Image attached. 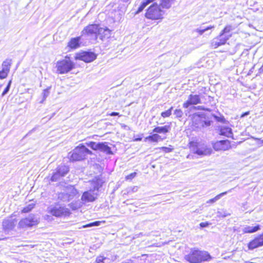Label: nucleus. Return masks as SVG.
Instances as JSON below:
<instances>
[{
    "label": "nucleus",
    "mask_w": 263,
    "mask_h": 263,
    "mask_svg": "<svg viewBox=\"0 0 263 263\" xmlns=\"http://www.w3.org/2000/svg\"><path fill=\"white\" fill-rule=\"evenodd\" d=\"M170 125H165L164 126H157L153 129V132L159 134H166L171 130Z\"/></svg>",
    "instance_id": "19"
},
{
    "label": "nucleus",
    "mask_w": 263,
    "mask_h": 263,
    "mask_svg": "<svg viewBox=\"0 0 263 263\" xmlns=\"http://www.w3.org/2000/svg\"><path fill=\"white\" fill-rule=\"evenodd\" d=\"M39 222L38 217L35 215L31 214L20 221L18 227L20 229H25L36 226Z\"/></svg>",
    "instance_id": "7"
},
{
    "label": "nucleus",
    "mask_w": 263,
    "mask_h": 263,
    "mask_svg": "<svg viewBox=\"0 0 263 263\" xmlns=\"http://www.w3.org/2000/svg\"><path fill=\"white\" fill-rule=\"evenodd\" d=\"M190 147L194 154L199 156L210 155L211 149L203 143L191 142L190 143Z\"/></svg>",
    "instance_id": "6"
},
{
    "label": "nucleus",
    "mask_w": 263,
    "mask_h": 263,
    "mask_svg": "<svg viewBox=\"0 0 263 263\" xmlns=\"http://www.w3.org/2000/svg\"><path fill=\"white\" fill-rule=\"evenodd\" d=\"M50 89V87H48L46 89H45L43 90V99L41 102V103H42L46 99V98L49 96V93H50V91H49Z\"/></svg>",
    "instance_id": "40"
},
{
    "label": "nucleus",
    "mask_w": 263,
    "mask_h": 263,
    "mask_svg": "<svg viewBox=\"0 0 263 263\" xmlns=\"http://www.w3.org/2000/svg\"><path fill=\"white\" fill-rule=\"evenodd\" d=\"M69 171V167L64 164L59 165L54 170L51 177L50 180L52 182L59 181L64 177Z\"/></svg>",
    "instance_id": "8"
},
{
    "label": "nucleus",
    "mask_w": 263,
    "mask_h": 263,
    "mask_svg": "<svg viewBox=\"0 0 263 263\" xmlns=\"http://www.w3.org/2000/svg\"><path fill=\"white\" fill-rule=\"evenodd\" d=\"M110 116H119L120 115H119V113L118 112H112L110 114Z\"/></svg>",
    "instance_id": "47"
},
{
    "label": "nucleus",
    "mask_w": 263,
    "mask_h": 263,
    "mask_svg": "<svg viewBox=\"0 0 263 263\" xmlns=\"http://www.w3.org/2000/svg\"><path fill=\"white\" fill-rule=\"evenodd\" d=\"M80 36L72 38L68 43V46L72 49H76L78 48L80 46Z\"/></svg>",
    "instance_id": "21"
},
{
    "label": "nucleus",
    "mask_w": 263,
    "mask_h": 263,
    "mask_svg": "<svg viewBox=\"0 0 263 263\" xmlns=\"http://www.w3.org/2000/svg\"><path fill=\"white\" fill-rule=\"evenodd\" d=\"M161 136L157 134H154L146 137L145 140L151 142H157L159 140H161Z\"/></svg>",
    "instance_id": "29"
},
{
    "label": "nucleus",
    "mask_w": 263,
    "mask_h": 263,
    "mask_svg": "<svg viewBox=\"0 0 263 263\" xmlns=\"http://www.w3.org/2000/svg\"><path fill=\"white\" fill-rule=\"evenodd\" d=\"M231 36V34H224L220 32V34L216 37L214 38L211 42V46L216 48L220 46L226 44L227 41Z\"/></svg>",
    "instance_id": "10"
},
{
    "label": "nucleus",
    "mask_w": 263,
    "mask_h": 263,
    "mask_svg": "<svg viewBox=\"0 0 263 263\" xmlns=\"http://www.w3.org/2000/svg\"><path fill=\"white\" fill-rule=\"evenodd\" d=\"M173 109V107L172 106L171 108H170L168 110L163 111L161 114V116L163 118H166L170 117L172 114V111Z\"/></svg>",
    "instance_id": "35"
},
{
    "label": "nucleus",
    "mask_w": 263,
    "mask_h": 263,
    "mask_svg": "<svg viewBox=\"0 0 263 263\" xmlns=\"http://www.w3.org/2000/svg\"><path fill=\"white\" fill-rule=\"evenodd\" d=\"M137 186H134L132 189V192H136L137 191Z\"/></svg>",
    "instance_id": "50"
},
{
    "label": "nucleus",
    "mask_w": 263,
    "mask_h": 263,
    "mask_svg": "<svg viewBox=\"0 0 263 263\" xmlns=\"http://www.w3.org/2000/svg\"><path fill=\"white\" fill-rule=\"evenodd\" d=\"M260 69H262V70H263V65H262V66L261 67V68H260Z\"/></svg>",
    "instance_id": "56"
},
{
    "label": "nucleus",
    "mask_w": 263,
    "mask_h": 263,
    "mask_svg": "<svg viewBox=\"0 0 263 263\" xmlns=\"http://www.w3.org/2000/svg\"><path fill=\"white\" fill-rule=\"evenodd\" d=\"M231 213L229 212L227 210L224 209H220L217 212V217L224 218L227 216H230Z\"/></svg>",
    "instance_id": "30"
},
{
    "label": "nucleus",
    "mask_w": 263,
    "mask_h": 263,
    "mask_svg": "<svg viewBox=\"0 0 263 263\" xmlns=\"http://www.w3.org/2000/svg\"><path fill=\"white\" fill-rule=\"evenodd\" d=\"M151 3V0H145L143 1L141 5L139 7L137 11L135 12L136 14H137L141 12H142L143 9L148 5Z\"/></svg>",
    "instance_id": "32"
},
{
    "label": "nucleus",
    "mask_w": 263,
    "mask_h": 263,
    "mask_svg": "<svg viewBox=\"0 0 263 263\" xmlns=\"http://www.w3.org/2000/svg\"><path fill=\"white\" fill-rule=\"evenodd\" d=\"M177 57L176 54L175 53H168L161 55L159 58L164 60L168 64V66H171L175 63ZM176 62L178 61H176Z\"/></svg>",
    "instance_id": "18"
},
{
    "label": "nucleus",
    "mask_w": 263,
    "mask_h": 263,
    "mask_svg": "<svg viewBox=\"0 0 263 263\" xmlns=\"http://www.w3.org/2000/svg\"><path fill=\"white\" fill-rule=\"evenodd\" d=\"M249 114V112H245L244 113H243L241 115V118H243L245 116H248V115Z\"/></svg>",
    "instance_id": "48"
},
{
    "label": "nucleus",
    "mask_w": 263,
    "mask_h": 263,
    "mask_svg": "<svg viewBox=\"0 0 263 263\" xmlns=\"http://www.w3.org/2000/svg\"><path fill=\"white\" fill-rule=\"evenodd\" d=\"M104 31H109V30L108 29H107L106 30H104Z\"/></svg>",
    "instance_id": "52"
},
{
    "label": "nucleus",
    "mask_w": 263,
    "mask_h": 263,
    "mask_svg": "<svg viewBox=\"0 0 263 263\" xmlns=\"http://www.w3.org/2000/svg\"><path fill=\"white\" fill-rule=\"evenodd\" d=\"M102 29L99 28V26L96 24L89 25L86 27L82 32L83 35L87 34V35H95L96 39L97 38V34L101 33Z\"/></svg>",
    "instance_id": "13"
},
{
    "label": "nucleus",
    "mask_w": 263,
    "mask_h": 263,
    "mask_svg": "<svg viewBox=\"0 0 263 263\" xmlns=\"http://www.w3.org/2000/svg\"><path fill=\"white\" fill-rule=\"evenodd\" d=\"M8 71H6L4 69H2L1 71H0V79H3L7 77L8 75Z\"/></svg>",
    "instance_id": "43"
},
{
    "label": "nucleus",
    "mask_w": 263,
    "mask_h": 263,
    "mask_svg": "<svg viewBox=\"0 0 263 263\" xmlns=\"http://www.w3.org/2000/svg\"><path fill=\"white\" fill-rule=\"evenodd\" d=\"M232 30V26H227L222 31L221 33H223L224 34H231L230 32Z\"/></svg>",
    "instance_id": "41"
},
{
    "label": "nucleus",
    "mask_w": 263,
    "mask_h": 263,
    "mask_svg": "<svg viewBox=\"0 0 263 263\" xmlns=\"http://www.w3.org/2000/svg\"><path fill=\"white\" fill-rule=\"evenodd\" d=\"M101 223V221H96L95 222H90L88 224H87L86 225H84L83 226V228H88V227H96L99 226L100 225V223Z\"/></svg>",
    "instance_id": "38"
},
{
    "label": "nucleus",
    "mask_w": 263,
    "mask_h": 263,
    "mask_svg": "<svg viewBox=\"0 0 263 263\" xmlns=\"http://www.w3.org/2000/svg\"><path fill=\"white\" fill-rule=\"evenodd\" d=\"M11 64H12V60L11 59H6L5 61H4L3 62V64H2L3 68L2 69H4V70H5L6 71L9 72L10 70V68Z\"/></svg>",
    "instance_id": "28"
},
{
    "label": "nucleus",
    "mask_w": 263,
    "mask_h": 263,
    "mask_svg": "<svg viewBox=\"0 0 263 263\" xmlns=\"http://www.w3.org/2000/svg\"><path fill=\"white\" fill-rule=\"evenodd\" d=\"M58 199L63 202H68L71 200L66 191L59 193L58 195Z\"/></svg>",
    "instance_id": "31"
},
{
    "label": "nucleus",
    "mask_w": 263,
    "mask_h": 263,
    "mask_svg": "<svg viewBox=\"0 0 263 263\" xmlns=\"http://www.w3.org/2000/svg\"><path fill=\"white\" fill-rule=\"evenodd\" d=\"M263 246V233L255 239L252 240L248 243V248L250 250H253L255 248Z\"/></svg>",
    "instance_id": "16"
},
{
    "label": "nucleus",
    "mask_w": 263,
    "mask_h": 263,
    "mask_svg": "<svg viewBox=\"0 0 263 263\" xmlns=\"http://www.w3.org/2000/svg\"><path fill=\"white\" fill-rule=\"evenodd\" d=\"M99 150L100 151L105 153L108 155L112 154L111 148L108 146L106 142H99Z\"/></svg>",
    "instance_id": "20"
},
{
    "label": "nucleus",
    "mask_w": 263,
    "mask_h": 263,
    "mask_svg": "<svg viewBox=\"0 0 263 263\" xmlns=\"http://www.w3.org/2000/svg\"><path fill=\"white\" fill-rule=\"evenodd\" d=\"M184 258L190 263H201L210 260L212 257L206 251L192 248L189 253L185 255Z\"/></svg>",
    "instance_id": "1"
},
{
    "label": "nucleus",
    "mask_w": 263,
    "mask_h": 263,
    "mask_svg": "<svg viewBox=\"0 0 263 263\" xmlns=\"http://www.w3.org/2000/svg\"><path fill=\"white\" fill-rule=\"evenodd\" d=\"M15 225L14 221L11 219L5 220L3 222V226L5 229L12 230Z\"/></svg>",
    "instance_id": "22"
},
{
    "label": "nucleus",
    "mask_w": 263,
    "mask_h": 263,
    "mask_svg": "<svg viewBox=\"0 0 263 263\" xmlns=\"http://www.w3.org/2000/svg\"><path fill=\"white\" fill-rule=\"evenodd\" d=\"M99 142L96 143L95 142H90L88 145L93 150H99Z\"/></svg>",
    "instance_id": "39"
},
{
    "label": "nucleus",
    "mask_w": 263,
    "mask_h": 263,
    "mask_svg": "<svg viewBox=\"0 0 263 263\" xmlns=\"http://www.w3.org/2000/svg\"><path fill=\"white\" fill-rule=\"evenodd\" d=\"M109 258L103 256H99L96 258V262L97 263H109Z\"/></svg>",
    "instance_id": "34"
},
{
    "label": "nucleus",
    "mask_w": 263,
    "mask_h": 263,
    "mask_svg": "<svg viewBox=\"0 0 263 263\" xmlns=\"http://www.w3.org/2000/svg\"><path fill=\"white\" fill-rule=\"evenodd\" d=\"M74 66V63L67 57H66L65 59L59 61L57 63V71L60 74L68 73L73 69Z\"/></svg>",
    "instance_id": "5"
},
{
    "label": "nucleus",
    "mask_w": 263,
    "mask_h": 263,
    "mask_svg": "<svg viewBox=\"0 0 263 263\" xmlns=\"http://www.w3.org/2000/svg\"><path fill=\"white\" fill-rule=\"evenodd\" d=\"M164 148L165 149V151L166 152H169L171 151V149L170 148H168V147H164Z\"/></svg>",
    "instance_id": "51"
},
{
    "label": "nucleus",
    "mask_w": 263,
    "mask_h": 263,
    "mask_svg": "<svg viewBox=\"0 0 263 263\" xmlns=\"http://www.w3.org/2000/svg\"><path fill=\"white\" fill-rule=\"evenodd\" d=\"M163 11L161 9L160 6L154 3L147 10L145 16L148 19L156 20L163 18Z\"/></svg>",
    "instance_id": "4"
},
{
    "label": "nucleus",
    "mask_w": 263,
    "mask_h": 263,
    "mask_svg": "<svg viewBox=\"0 0 263 263\" xmlns=\"http://www.w3.org/2000/svg\"><path fill=\"white\" fill-rule=\"evenodd\" d=\"M232 190H233V189H231L227 192H224L221 193L217 195L214 198L211 199L209 200L208 201H207L206 203H213L216 202L217 200L220 199L222 196L226 195L228 193L231 192Z\"/></svg>",
    "instance_id": "26"
},
{
    "label": "nucleus",
    "mask_w": 263,
    "mask_h": 263,
    "mask_svg": "<svg viewBox=\"0 0 263 263\" xmlns=\"http://www.w3.org/2000/svg\"><path fill=\"white\" fill-rule=\"evenodd\" d=\"M231 147L228 140H220L216 142L213 145V148L216 151H226Z\"/></svg>",
    "instance_id": "17"
},
{
    "label": "nucleus",
    "mask_w": 263,
    "mask_h": 263,
    "mask_svg": "<svg viewBox=\"0 0 263 263\" xmlns=\"http://www.w3.org/2000/svg\"><path fill=\"white\" fill-rule=\"evenodd\" d=\"M174 115L177 118H180L183 116V112L181 109H176L174 111Z\"/></svg>",
    "instance_id": "36"
},
{
    "label": "nucleus",
    "mask_w": 263,
    "mask_h": 263,
    "mask_svg": "<svg viewBox=\"0 0 263 263\" xmlns=\"http://www.w3.org/2000/svg\"><path fill=\"white\" fill-rule=\"evenodd\" d=\"M65 191L71 200L78 194L77 190L72 186L67 187Z\"/></svg>",
    "instance_id": "23"
},
{
    "label": "nucleus",
    "mask_w": 263,
    "mask_h": 263,
    "mask_svg": "<svg viewBox=\"0 0 263 263\" xmlns=\"http://www.w3.org/2000/svg\"><path fill=\"white\" fill-rule=\"evenodd\" d=\"M160 3L161 6L163 8L168 9L174 3L175 0H161Z\"/></svg>",
    "instance_id": "27"
},
{
    "label": "nucleus",
    "mask_w": 263,
    "mask_h": 263,
    "mask_svg": "<svg viewBox=\"0 0 263 263\" xmlns=\"http://www.w3.org/2000/svg\"><path fill=\"white\" fill-rule=\"evenodd\" d=\"M99 194L96 192L91 187L90 189L85 191L81 198V200L84 203H88V202H92L95 201L99 196Z\"/></svg>",
    "instance_id": "9"
},
{
    "label": "nucleus",
    "mask_w": 263,
    "mask_h": 263,
    "mask_svg": "<svg viewBox=\"0 0 263 263\" xmlns=\"http://www.w3.org/2000/svg\"><path fill=\"white\" fill-rule=\"evenodd\" d=\"M214 118L219 122H223L224 120H225L224 118L223 117H219L217 116L214 115L213 116Z\"/></svg>",
    "instance_id": "46"
},
{
    "label": "nucleus",
    "mask_w": 263,
    "mask_h": 263,
    "mask_svg": "<svg viewBox=\"0 0 263 263\" xmlns=\"http://www.w3.org/2000/svg\"><path fill=\"white\" fill-rule=\"evenodd\" d=\"M260 230V226L257 225L255 227L247 226L243 229L244 233H252L257 232Z\"/></svg>",
    "instance_id": "25"
},
{
    "label": "nucleus",
    "mask_w": 263,
    "mask_h": 263,
    "mask_svg": "<svg viewBox=\"0 0 263 263\" xmlns=\"http://www.w3.org/2000/svg\"><path fill=\"white\" fill-rule=\"evenodd\" d=\"M193 123L195 127L201 128L210 126L211 121L206 120L205 116L197 115L194 117Z\"/></svg>",
    "instance_id": "11"
},
{
    "label": "nucleus",
    "mask_w": 263,
    "mask_h": 263,
    "mask_svg": "<svg viewBox=\"0 0 263 263\" xmlns=\"http://www.w3.org/2000/svg\"><path fill=\"white\" fill-rule=\"evenodd\" d=\"M155 0H151V3L155 1Z\"/></svg>",
    "instance_id": "54"
},
{
    "label": "nucleus",
    "mask_w": 263,
    "mask_h": 263,
    "mask_svg": "<svg viewBox=\"0 0 263 263\" xmlns=\"http://www.w3.org/2000/svg\"><path fill=\"white\" fill-rule=\"evenodd\" d=\"M136 173L134 172V173H131L129 175H127L126 177V179L127 180H132V179H133L136 175Z\"/></svg>",
    "instance_id": "44"
},
{
    "label": "nucleus",
    "mask_w": 263,
    "mask_h": 263,
    "mask_svg": "<svg viewBox=\"0 0 263 263\" xmlns=\"http://www.w3.org/2000/svg\"><path fill=\"white\" fill-rule=\"evenodd\" d=\"M91 151L85 146L81 144L76 147L71 152L69 153L70 160L72 161H81L85 159L88 154H91Z\"/></svg>",
    "instance_id": "2"
},
{
    "label": "nucleus",
    "mask_w": 263,
    "mask_h": 263,
    "mask_svg": "<svg viewBox=\"0 0 263 263\" xmlns=\"http://www.w3.org/2000/svg\"><path fill=\"white\" fill-rule=\"evenodd\" d=\"M105 183V180L99 176L96 177L91 181L90 187L96 192L99 193L100 189L101 188Z\"/></svg>",
    "instance_id": "15"
},
{
    "label": "nucleus",
    "mask_w": 263,
    "mask_h": 263,
    "mask_svg": "<svg viewBox=\"0 0 263 263\" xmlns=\"http://www.w3.org/2000/svg\"><path fill=\"white\" fill-rule=\"evenodd\" d=\"M97 58V54L90 51H83L78 53L76 56V60H82L86 63H90Z\"/></svg>",
    "instance_id": "12"
},
{
    "label": "nucleus",
    "mask_w": 263,
    "mask_h": 263,
    "mask_svg": "<svg viewBox=\"0 0 263 263\" xmlns=\"http://www.w3.org/2000/svg\"><path fill=\"white\" fill-rule=\"evenodd\" d=\"M198 109L203 110H209V109L205 108L204 107H202V106H198Z\"/></svg>",
    "instance_id": "49"
},
{
    "label": "nucleus",
    "mask_w": 263,
    "mask_h": 263,
    "mask_svg": "<svg viewBox=\"0 0 263 263\" xmlns=\"http://www.w3.org/2000/svg\"><path fill=\"white\" fill-rule=\"evenodd\" d=\"M11 84V81L10 80L8 82L6 87L5 88V89L4 90L3 92L2 93V97H4L5 95H6L8 92V91H9L10 88Z\"/></svg>",
    "instance_id": "42"
},
{
    "label": "nucleus",
    "mask_w": 263,
    "mask_h": 263,
    "mask_svg": "<svg viewBox=\"0 0 263 263\" xmlns=\"http://www.w3.org/2000/svg\"><path fill=\"white\" fill-rule=\"evenodd\" d=\"M129 200H127L126 201H125L124 203H125L126 202H128Z\"/></svg>",
    "instance_id": "55"
},
{
    "label": "nucleus",
    "mask_w": 263,
    "mask_h": 263,
    "mask_svg": "<svg viewBox=\"0 0 263 263\" xmlns=\"http://www.w3.org/2000/svg\"><path fill=\"white\" fill-rule=\"evenodd\" d=\"M220 135L231 137L232 135V129L228 126L222 127L220 130Z\"/></svg>",
    "instance_id": "24"
},
{
    "label": "nucleus",
    "mask_w": 263,
    "mask_h": 263,
    "mask_svg": "<svg viewBox=\"0 0 263 263\" xmlns=\"http://www.w3.org/2000/svg\"><path fill=\"white\" fill-rule=\"evenodd\" d=\"M210 223L209 222H203L200 223V227L202 228L208 227Z\"/></svg>",
    "instance_id": "45"
},
{
    "label": "nucleus",
    "mask_w": 263,
    "mask_h": 263,
    "mask_svg": "<svg viewBox=\"0 0 263 263\" xmlns=\"http://www.w3.org/2000/svg\"><path fill=\"white\" fill-rule=\"evenodd\" d=\"M201 98L198 95H190L187 100L183 104V107L185 108H187L190 105H197L201 103Z\"/></svg>",
    "instance_id": "14"
},
{
    "label": "nucleus",
    "mask_w": 263,
    "mask_h": 263,
    "mask_svg": "<svg viewBox=\"0 0 263 263\" xmlns=\"http://www.w3.org/2000/svg\"><path fill=\"white\" fill-rule=\"evenodd\" d=\"M48 210L49 213L57 217L67 216L71 213L69 209L59 203L50 205L48 207Z\"/></svg>",
    "instance_id": "3"
},
{
    "label": "nucleus",
    "mask_w": 263,
    "mask_h": 263,
    "mask_svg": "<svg viewBox=\"0 0 263 263\" xmlns=\"http://www.w3.org/2000/svg\"><path fill=\"white\" fill-rule=\"evenodd\" d=\"M34 208V204H30L29 205H28L27 206L24 207L22 210V213H28L30 211H31L32 210V209H33Z\"/></svg>",
    "instance_id": "37"
},
{
    "label": "nucleus",
    "mask_w": 263,
    "mask_h": 263,
    "mask_svg": "<svg viewBox=\"0 0 263 263\" xmlns=\"http://www.w3.org/2000/svg\"><path fill=\"white\" fill-rule=\"evenodd\" d=\"M141 140V138H139V139H136V140H137V141H139V140Z\"/></svg>",
    "instance_id": "53"
},
{
    "label": "nucleus",
    "mask_w": 263,
    "mask_h": 263,
    "mask_svg": "<svg viewBox=\"0 0 263 263\" xmlns=\"http://www.w3.org/2000/svg\"><path fill=\"white\" fill-rule=\"evenodd\" d=\"M214 27H215L214 26H210L206 28H202L201 27L199 28L196 29L195 31H196L197 32H198L199 35H202L205 31H206L209 30H210L211 29H213Z\"/></svg>",
    "instance_id": "33"
}]
</instances>
